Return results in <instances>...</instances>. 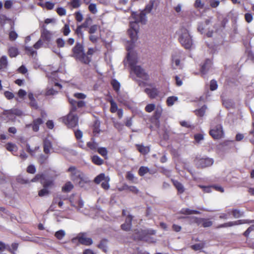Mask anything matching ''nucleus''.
Returning a JSON list of instances; mask_svg holds the SVG:
<instances>
[{"instance_id":"obj_61","label":"nucleus","mask_w":254,"mask_h":254,"mask_svg":"<svg viewBox=\"0 0 254 254\" xmlns=\"http://www.w3.org/2000/svg\"><path fill=\"white\" fill-rule=\"evenodd\" d=\"M70 32L69 25L65 24L63 28V33L64 35L67 36Z\"/></svg>"},{"instance_id":"obj_43","label":"nucleus","mask_w":254,"mask_h":254,"mask_svg":"<svg viewBox=\"0 0 254 254\" xmlns=\"http://www.w3.org/2000/svg\"><path fill=\"white\" fill-rule=\"evenodd\" d=\"M111 84L114 90L118 92L119 91L120 88V83L116 80H113L112 81Z\"/></svg>"},{"instance_id":"obj_56","label":"nucleus","mask_w":254,"mask_h":254,"mask_svg":"<svg viewBox=\"0 0 254 254\" xmlns=\"http://www.w3.org/2000/svg\"><path fill=\"white\" fill-rule=\"evenodd\" d=\"M75 19L78 22L82 21L83 17V15L80 11H77L75 13Z\"/></svg>"},{"instance_id":"obj_12","label":"nucleus","mask_w":254,"mask_h":254,"mask_svg":"<svg viewBox=\"0 0 254 254\" xmlns=\"http://www.w3.org/2000/svg\"><path fill=\"white\" fill-rule=\"evenodd\" d=\"M52 38L53 34L50 31L47 29H44L41 32L40 39H42V41L45 42V47L46 48L50 47V44L52 41Z\"/></svg>"},{"instance_id":"obj_16","label":"nucleus","mask_w":254,"mask_h":254,"mask_svg":"<svg viewBox=\"0 0 254 254\" xmlns=\"http://www.w3.org/2000/svg\"><path fill=\"white\" fill-rule=\"evenodd\" d=\"M52 149V141L48 138H46L44 140V152L46 154H50V150Z\"/></svg>"},{"instance_id":"obj_29","label":"nucleus","mask_w":254,"mask_h":254,"mask_svg":"<svg viewBox=\"0 0 254 254\" xmlns=\"http://www.w3.org/2000/svg\"><path fill=\"white\" fill-rule=\"evenodd\" d=\"M66 233L64 230H60L55 233V237L59 240H62L65 236Z\"/></svg>"},{"instance_id":"obj_27","label":"nucleus","mask_w":254,"mask_h":254,"mask_svg":"<svg viewBox=\"0 0 254 254\" xmlns=\"http://www.w3.org/2000/svg\"><path fill=\"white\" fill-rule=\"evenodd\" d=\"M138 150L143 154L148 153L150 151V148L148 146H144L142 145H137Z\"/></svg>"},{"instance_id":"obj_3","label":"nucleus","mask_w":254,"mask_h":254,"mask_svg":"<svg viewBox=\"0 0 254 254\" xmlns=\"http://www.w3.org/2000/svg\"><path fill=\"white\" fill-rule=\"evenodd\" d=\"M72 57L76 60L85 64H88L91 62L90 57L86 56L84 52V47L80 43L77 42L75 46L72 48Z\"/></svg>"},{"instance_id":"obj_33","label":"nucleus","mask_w":254,"mask_h":254,"mask_svg":"<svg viewBox=\"0 0 254 254\" xmlns=\"http://www.w3.org/2000/svg\"><path fill=\"white\" fill-rule=\"evenodd\" d=\"M7 64V57L2 56L0 59V69H3L6 67Z\"/></svg>"},{"instance_id":"obj_11","label":"nucleus","mask_w":254,"mask_h":254,"mask_svg":"<svg viewBox=\"0 0 254 254\" xmlns=\"http://www.w3.org/2000/svg\"><path fill=\"white\" fill-rule=\"evenodd\" d=\"M210 135L215 139H219L224 137V133L221 125L212 127L209 131Z\"/></svg>"},{"instance_id":"obj_20","label":"nucleus","mask_w":254,"mask_h":254,"mask_svg":"<svg viewBox=\"0 0 254 254\" xmlns=\"http://www.w3.org/2000/svg\"><path fill=\"white\" fill-rule=\"evenodd\" d=\"M210 21L209 20L207 19L206 20L204 23H200L198 25V30L201 33H203L204 32V30L208 29L209 27H208L209 24L210 23Z\"/></svg>"},{"instance_id":"obj_31","label":"nucleus","mask_w":254,"mask_h":254,"mask_svg":"<svg viewBox=\"0 0 254 254\" xmlns=\"http://www.w3.org/2000/svg\"><path fill=\"white\" fill-rule=\"evenodd\" d=\"M154 117L156 119H158L162 113V108L160 105H157L155 108Z\"/></svg>"},{"instance_id":"obj_6","label":"nucleus","mask_w":254,"mask_h":254,"mask_svg":"<svg viewBox=\"0 0 254 254\" xmlns=\"http://www.w3.org/2000/svg\"><path fill=\"white\" fill-rule=\"evenodd\" d=\"M85 233H80L71 239V242L75 245L82 244L90 246L93 244V241L91 238L87 237Z\"/></svg>"},{"instance_id":"obj_24","label":"nucleus","mask_w":254,"mask_h":254,"mask_svg":"<svg viewBox=\"0 0 254 254\" xmlns=\"http://www.w3.org/2000/svg\"><path fill=\"white\" fill-rule=\"evenodd\" d=\"M228 214H232L234 217L236 218H239L243 215V212L237 209H228L227 210Z\"/></svg>"},{"instance_id":"obj_45","label":"nucleus","mask_w":254,"mask_h":254,"mask_svg":"<svg viewBox=\"0 0 254 254\" xmlns=\"http://www.w3.org/2000/svg\"><path fill=\"white\" fill-rule=\"evenodd\" d=\"M155 105L154 104H149L145 108V110L148 113H151L155 110Z\"/></svg>"},{"instance_id":"obj_10","label":"nucleus","mask_w":254,"mask_h":254,"mask_svg":"<svg viewBox=\"0 0 254 254\" xmlns=\"http://www.w3.org/2000/svg\"><path fill=\"white\" fill-rule=\"evenodd\" d=\"M63 122L69 127H74L78 125V118L71 111L66 117L63 119Z\"/></svg>"},{"instance_id":"obj_23","label":"nucleus","mask_w":254,"mask_h":254,"mask_svg":"<svg viewBox=\"0 0 254 254\" xmlns=\"http://www.w3.org/2000/svg\"><path fill=\"white\" fill-rule=\"evenodd\" d=\"M211 66V61L209 60H207L205 63L202 65L201 68V72L202 74H205L207 71L209 69Z\"/></svg>"},{"instance_id":"obj_14","label":"nucleus","mask_w":254,"mask_h":254,"mask_svg":"<svg viewBox=\"0 0 254 254\" xmlns=\"http://www.w3.org/2000/svg\"><path fill=\"white\" fill-rule=\"evenodd\" d=\"M213 163L214 161L212 158H201L197 160L196 165L199 168H205L211 166Z\"/></svg>"},{"instance_id":"obj_60","label":"nucleus","mask_w":254,"mask_h":254,"mask_svg":"<svg viewBox=\"0 0 254 254\" xmlns=\"http://www.w3.org/2000/svg\"><path fill=\"white\" fill-rule=\"evenodd\" d=\"M245 18L247 22L250 23L253 20V17L251 13H247L245 15Z\"/></svg>"},{"instance_id":"obj_5","label":"nucleus","mask_w":254,"mask_h":254,"mask_svg":"<svg viewBox=\"0 0 254 254\" xmlns=\"http://www.w3.org/2000/svg\"><path fill=\"white\" fill-rule=\"evenodd\" d=\"M179 40L181 44L186 49H190L192 45V40L189 31L182 27L178 32Z\"/></svg>"},{"instance_id":"obj_57","label":"nucleus","mask_w":254,"mask_h":254,"mask_svg":"<svg viewBox=\"0 0 254 254\" xmlns=\"http://www.w3.org/2000/svg\"><path fill=\"white\" fill-rule=\"evenodd\" d=\"M44 42L42 41V39H39V40L34 45V48L35 49H39L43 46Z\"/></svg>"},{"instance_id":"obj_63","label":"nucleus","mask_w":254,"mask_h":254,"mask_svg":"<svg viewBox=\"0 0 254 254\" xmlns=\"http://www.w3.org/2000/svg\"><path fill=\"white\" fill-rule=\"evenodd\" d=\"M44 4L45 5V7L49 10L53 9L55 5L54 3L49 1L45 2Z\"/></svg>"},{"instance_id":"obj_46","label":"nucleus","mask_w":254,"mask_h":254,"mask_svg":"<svg viewBox=\"0 0 254 254\" xmlns=\"http://www.w3.org/2000/svg\"><path fill=\"white\" fill-rule=\"evenodd\" d=\"M56 43L58 48H63L65 46L64 40L62 38H58L56 40Z\"/></svg>"},{"instance_id":"obj_13","label":"nucleus","mask_w":254,"mask_h":254,"mask_svg":"<svg viewBox=\"0 0 254 254\" xmlns=\"http://www.w3.org/2000/svg\"><path fill=\"white\" fill-rule=\"evenodd\" d=\"M254 220H249L248 219H242L235 221H230L223 224L219 225L217 226V228H226L233 227L236 225H241L245 223H254Z\"/></svg>"},{"instance_id":"obj_51","label":"nucleus","mask_w":254,"mask_h":254,"mask_svg":"<svg viewBox=\"0 0 254 254\" xmlns=\"http://www.w3.org/2000/svg\"><path fill=\"white\" fill-rule=\"evenodd\" d=\"M88 8L89 11L93 14H95L97 12L96 5L94 3H91L89 5Z\"/></svg>"},{"instance_id":"obj_58","label":"nucleus","mask_w":254,"mask_h":254,"mask_svg":"<svg viewBox=\"0 0 254 254\" xmlns=\"http://www.w3.org/2000/svg\"><path fill=\"white\" fill-rule=\"evenodd\" d=\"M217 83L216 81L212 80L210 82V88L212 91L215 90L217 88Z\"/></svg>"},{"instance_id":"obj_22","label":"nucleus","mask_w":254,"mask_h":254,"mask_svg":"<svg viewBox=\"0 0 254 254\" xmlns=\"http://www.w3.org/2000/svg\"><path fill=\"white\" fill-rule=\"evenodd\" d=\"M172 181L173 183V185L176 187V188L177 189L178 192L180 193H182L184 192L185 189L184 188V186L183 185L179 182L178 181L174 180H172Z\"/></svg>"},{"instance_id":"obj_42","label":"nucleus","mask_w":254,"mask_h":254,"mask_svg":"<svg viewBox=\"0 0 254 254\" xmlns=\"http://www.w3.org/2000/svg\"><path fill=\"white\" fill-rule=\"evenodd\" d=\"M111 103V108L110 111L112 113L116 112L119 109L118 108L117 104L113 101L111 100L110 101Z\"/></svg>"},{"instance_id":"obj_30","label":"nucleus","mask_w":254,"mask_h":254,"mask_svg":"<svg viewBox=\"0 0 254 254\" xmlns=\"http://www.w3.org/2000/svg\"><path fill=\"white\" fill-rule=\"evenodd\" d=\"M73 188V185L71 182H68L62 187V190L64 192H69Z\"/></svg>"},{"instance_id":"obj_2","label":"nucleus","mask_w":254,"mask_h":254,"mask_svg":"<svg viewBox=\"0 0 254 254\" xmlns=\"http://www.w3.org/2000/svg\"><path fill=\"white\" fill-rule=\"evenodd\" d=\"M131 42V47L127 46V49L128 51L127 60L124 61L125 66L127 65L129 66L132 71H133L135 74L139 77L144 78L146 76L145 71L143 68L140 66L136 65V64L137 63V56L136 52L131 50L132 48V45L135 43H133L132 41Z\"/></svg>"},{"instance_id":"obj_25","label":"nucleus","mask_w":254,"mask_h":254,"mask_svg":"<svg viewBox=\"0 0 254 254\" xmlns=\"http://www.w3.org/2000/svg\"><path fill=\"white\" fill-rule=\"evenodd\" d=\"M98 247L102 250L103 253H106L108 252L107 242L106 240H102L98 245Z\"/></svg>"},{"instance_id":"obj_4","label":"nucleus","mask_w":254,"mask_h":254,"mask_svg":"<svg viewBox=\"0 0 254 254\" xmlns=\"http://www.w3.org/2000/svg\"><path fill=\"white\" fill-rule=\"evenodd\" d=\"M49 84L47 88L46 94L47 95H53L57 93V90L61 89L62 86L56 82L57 80V73L54 72L47 75Z\"/></svg>"},{"instance_id":"obj_52","label":"nucleus","mask_w":254,"mask_h":254,"mask_svg":"<svg viewBox=\"0 0 254 254\" xmlns=\"http://www.w3.org/2000/svg\"><path fill=\"white\" fill-rule=\"evenodd\" d=\"M92 22V19L90 17L86 18L85 21L81 25L83 28L87 27Z\"/></svg>"},{"instance_id":"obj_19","label":"nucleus","mask_w":254,"mask_h":254,"mask_svg":"<svg viewBox=\"0 0 254 254\" xmlns=\"http://www.w3.org/2000/svg\"><path fill=\"white\" fill-rule=\"evenodd\" d=\"M144 92L149 96L150 98H155L158 94V92L156 88H146Z\"/></svg>"},{"instance_id":"obj_9","label":"nucleus","mask_w":254,"mask_h":254,"mask_svg":"<svg viewBox=\"0 0 254 254\" xmlns=\"http://www.w3.org/2000/svg\"><path fill=\"white\" fill-rule=\"evenodd\" d=\"M67 171L69 173V176L73 181H82L84 180V174L75 167H70Z\"/></svg>"},{"instance_id":"obj_41","label":"nucleus","mask_w":254,"mask_h":254,"mask_svg":"<svg viewBox=\"0 0 254 254\" xmlns=\"http://www.w3.org/2000/svg\"><path fill=\"white\" fill-rule=\"evenodd\" d=\"M206 109V106H202L200 109L196 111V114L200 117L203 116L205 114Z\"/></svg>"},{"instance_id":"obj_37","label":"nucleus","mask_w":254,"mask_h":254,"mask_svg":"<svg viewBox=\"0 0 254 254\" xmlns=\"http://www.w3.org/2000/svg\"><path fill=\"white\" fill-rule=\"evenodd\" d=\"M149 171V169L148 167L142 166L139 169L138 174L140 176H143L148 173Z\"/></svg>"},{"instance_id":"obj_36","label":"nucleus","mask_w":254,"mask_h":254,"mask_svg":"<svg viewBox=\"0 0 254 254\" xmlns=\"http://www.w3.org/2000/svg\"><path fill=\"white\" fill-rule=\"evenodd\" d=\"M92 162L98 165H100L103 163V160L99 156L95 155L92 158Z\"/></svg>"},{"instance_id":"obj_62","label":"nucleus","mask_w":254,"mask_h":254,"mask_svg":"<svg viewBox=\"0 0 254 254\" xmlns=\"http://www.w3.org/2000/svg\"><path fill=\"white\" fill-rule=\"evenodd\" d=\"M5 97L8 100L12 99L14 98L13 94L9 91H5L4 93Z\"/></svg>"},{"instance_id":"obj_26","label":"nucleus","mask_w":254,"mask_h":254,"mask_svg":"<svg viewBox=\"0 0 254 254\" xmlns=\"http://www.w3.org/2000/svg\"><path fill=\"white\" fill-rule=\"evenodd\" d=\"M181 213L186 215H190L192 214H200V212L197 210H191L189 208H183L181 210Z\"/></svg>"},{"instance_id":"obj_47","label":"nucleus","mask_w":254,"mask_h":254,"mask_svg":"<svg viewBox=\"0 0 254 254\" xmlns=\"http://www.w3.org/2000/svg\"><path fill=\"white\" fill-rule=\"evenodd\" d=\"M109 181H110L109 178L108 177H107V178H106L105 181H104L102 183L101 186H102V187L103 189H104L105 190H107V189H109Z\"/></svg>"},{"instance_id":"obj_64","label":"nucleus","mask_w":254,"mask_h":254,"mask_svg":"<svg viewBox=\"0 0 254 254\" xmlns=\"http://www.w3.org/2000/svg\"><path fill=\"white\" fill-rule=\"evenodd\" d=\"M254 230V224L249 227L247 230L244 232V235L246 237L248 236L250 233Z\"/></svg>"},{"instance_id":"obj_40","label":"nucleus","mask_w":254,"mask_h":254,"mask_svg":"<svg viewBox=\"0 0 254 254\" xmlns=\"http://www.w3.org/2000/svg\"><path fill=\"white\" fill-rule=\"evenodd\" d=\"M125 189L135 194L137 193L139 191L136 188V187L134 186H125Z\"/></svg>"},{"instance_id":"obj_1","label":"nucleus","mask_w":254,"mask_h":254,"mask_svg":"<svg viewBox=\"0 0 254 254\" xmlns=\"http://www.w3.org/2000/svg\"><path fill=\"white\" fill-rule=\"evenodd\" d=\"M153 0H150L146 5L144 9L141 11L139 13L132 12L131 16L134 21L130 22V29L128 30V34L133 43L137 39V32L138 26L137 23H141L143 24L146 23L147 21V17L146 14L150 13L154 6Z\"/></svg>"},{"instance_id":"obj_28","label":"nucleus","mask_w":254,"mask_h":254,"mask_svg":"<svg viewBox=\"0 0 254 254\" xmlns=\"http://www.w3.org/2000/svg\"><path fill=\"white\" fill-rule=\"evenodd\" d=\"M8 54L10 57H15L18 54V50L16 47H11L8 49Z\"/></svg>"},{"instance_id":"obj_39","label":"nucleus","mask_w":254,"mask_h":254,"mask_svg":"<svg viewBox=\"0 0 254 254\" xmlns=\"http://www.w3.org/2000/svg\"><path fill=\"white\" fill-rule=\"evenodd\" d=\"M70 4L73 8H78L81 5L80 0H71Z\"/></svg>"},{"instance_id":"obj_21","label":"nucleus","mask_w":254,"mask_h":254,"mask_svg":"<svg viewBox=\"0 0 254 254\" xmlns=\"http://www.w3.org/2000/svg\"><path fill=\"white\" fill-rule=\"evenodd\" d=\"M41 184L43 185V188L48 189L49 188L52 187L54 185L53 180L51 179H45L41 181Z\"/></svg>"},{"instance_id":"obj_32","label":"nucleus","mask_w":254,"mask_h":254,"mask_svg":"<svg viewBox=\"0 0 254 254\" xmlns=\"http://www.w3.org/2000/svg\"><path fill=\"white\" fill-rule=\"evenodd\" d=\"M6 148L7 150L14 153L17 150V147L14 144L8 143L6 145Z\"/></svg>"},{"instance_id":"obj_8","label":"nucleus","mask_w":254,"mask_h":254,"mask_svg":"<svg viewBox=\"0 0 254 254\" xmlns=\"http://www.w3.org/2000/svg\"><path fill=\"white\" fill-rule=\"evenodd\" d=\"M171 66L174 69H182L184 66L183 58L181 53H176L172 56Z\"/></svg>"},{"instance_id":"obj_53","label":"nucleus","mask_w":254,"mask_h":254,"mask_svg":"<svg viewBox=\"0 0 254 254\" xmlns=\"http://www.w3.org/2000/svg\"><path fill=\"white\" fill-rule=\"evenodd\" d=\"M44 178V175L43 174H37L35 176V177L31 180L32 182H37L39 180L43 181Z\"/></svg>"},{"instance_id":"obj_44","label":"nucleus","mask_w":254,"mask_h":254,"mask_svg":"<svg viewBox=\"0 0 254 254\" xmlns=\"http://www.w3.org/2000/svg\"><path fill=\"white\" fill-rule=\"evenodd\" d=\"M204 3L201 0H195L194 3V6L196 8L202 9L203 8Z\"/></svg>"},{"instance_id":"obj_48","label":"nucleus","mask_w":254,"mask_h":254,"mask_svg":"<svg viewBox=\"0 0 254 254\" xmlns=\"http://www.w3.org/2000/svg\"><path fill=\"white\" fill-rule=\"evenodd\" d=\"M49 191L47 189H46V188H43V189H42L41 190H40L39 191L38 195L42 197V196L47 195L49 194Z\"/></svg>"},{"instance_id":"obj_34","label":"nucleus","mask_w":254,"mask_h":254,"mask_svg":"<svg viewBox=\"0 0 254 254\" xmlns=\"http://www.w3.org/2000/svg\"><path fill=\"white\" fill-rule=\"evenodd\" d=\"M178 98L176 96L169 97L167 99V104L169 106L174 105V103L178 100Z\"/></svg>"},{"instance_id":"obj_15","label":"nucleus","mask_w":254,"mask_h":254,"mask_svg":"<svg viewBox=\"0 0 254 254\" xmlns=\"http://www.w3.org/2000/svg\"><path fill=\"white\" fill-rule=\"evenodd\" d=\"M194 222L198 225H201L203 227H209L212 225V222L208 219L195 217Z\"/></svg>"},{"instance_id":"obj_49","label":"nucleus","mask_w":254,"mask_h":254,"mask_svg":"<svg viewBox=\"0 0 254 254\" xmlns=\"http://www.w3.org/2000/svg\"><path fill=\"white\" fill-rule=\"evenodd\" d=\"M25 50L29 53L31 56H33L35 55H36L37 52L35 50H33L32 47L26 46L25 47Z\"/></svg>"},{"instance_id":"obj_50","label":"nucleus","mask_w":254,"mask_h":254,"mask_svg":"<svg viewBox=\"0 0 254 254\" xmlns=\"http://www.w3.org/2000/svg\"><path fill=\"white\" fill-rule=\"evenodd\" d=\"M18 248V244L16 243H13L11 245V247L8 246V251L11 253H13L15 251L17 250Z\"/></svg>"},{"instance_id":"obj_35","label":"nucleus","mask_w":254,"mask_h":254,"mask_svg":"<svg viewBox=\"0 0 254 254\" xmlns=\"http://www.w3.org/2000/svg\"><path fill=\"white\" fill-rule=\"evenodd\" d=\"M107 177L103 173L99 174L94 179V182L97 184H99L102 181H105Z\"/></svg>"},{"instance_id":"obj_55","label":"nucleus","mask_w":254,"mask_h":254,"mask_svg":"<svg viewBox=\"0 0 254 254\" xmlns=\"http://www.w3.org/2000/svg\"><path fill=\"white\" fill-rule=\"evenodd\" d=\"M58 14L60 16L65 15L66 14V10L63 7H59L56 10Z\"/></svg>"},{"instance_id":"obj_17","label":"nucleus","mask_w":254,"mask_h":254,"mask_svg":"<svg viewBox=\"0 0 254 254\" xmlns=\"http://www.w3.org/2000/svg\"><path fill=\"white\" fill-rule=\"evenodd\" d=\"M43 123V120L40 118H38L33 121L32 125H27V127H29L30 126H32L33 130L35 131H37L39 130V126Z\"/></svg>"},{"instance_id":"obj_7","label":"nucleus","mask_w":254,"mask_h":254,"mask_svg":"<svg viewBox=\"0 0 254 254\" xmlns=\"http://www.w3.org/2000/svg\"><path fill=\"white\" fill-rule=\"evenodd\" d=\"M138 232V236H135V239L142 240L148 243H154L155 242V239L153 236L155 234V231L148 230L146 231L145 230H141Z\"/></svg>"},{"instance_id":"obj_38","label":"nucleus","mask_w":254,"mask_h":254,"mask_svg":"<svg viewBox=\"0 0 254 254\" xmlns=\"http://www.w3.org/2000/svg\"><path fill=\"white\" fill-rule=\"evenodd\" d=\"M98 152L105 159L107 158V150L105 147H100L98 149Z\"/></svg>"},{"instance_id":"obj_54","label":"nucleus","mask_w":254,"mask_h":254,"mask_svg":"<svg viewBox=\"0 0 254 254\" xmlns=\"http://www.w3.org/2000/svg\"><path fill=\"white\" fill-rule=\"evenodd\" d=\"M17 34L14 31L9 32V38L11 41H14L17 38Z\"/></svg>"},{"instance_id":"obj_18","label":"nucleus","mask_w":254,"mask_h":254,"mask_svg":"<svg viewBox=\"0 0 254 254\" xmlns=\"http://www.w3.org/2000/svg\"><path fill=\"white\" fill-rule=\"evenodd\" d=\"M132 217L130 215H128L126 219L125 223L121 225L123 230L125 231H128L131 228V222L132 220Z\"/></svg>"},{"instance_id":"obj_59","label":"nucleus","mask_w":254,"mask_h":254,"mask_svg":"<svg viewBox=\"0 0 254 254\" xmlns=\"http://www.w3.org/2000/svg\"><path fill=\"white\" fill-rule=\"evenodd\" d=\"M198 187L202 189L204 192L209 193L211 191V187L209 186H204L199 185Z\"/></svg>"}]
</instances>
